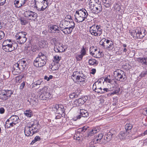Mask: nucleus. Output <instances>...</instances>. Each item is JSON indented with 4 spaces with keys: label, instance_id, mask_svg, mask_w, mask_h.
<instances>
[{
    "label": "nucleus",
    "instance_id": "nucleus-58",
    "mask_svg": "<svg viewBox=\"0 0 147 147\" xmlns=\"http://www.w3.org/2000/svg\"><path fill=\"white\" fill-rule=\"evenodd\" d=\"M98 83V82H96L94 83L92 89L94 91L96 90V84Z\"/></svg>",
    "mask_w": 147,
    "mask_h": 147
},
{
    "label": "nucleus",
    "instance_id": "nucleus-56",
    "mask_svg": "<svg viewBox=\"0 0 147 147\" xmlns=\"http://www.w3.org/2000/svg\"><path fill=\"white\" fill-rule=\"evenodd\" d=\"M64 20H67L69 21L70 20H72V19L71 18V16L69 15H68L66 16Z\"/></svg>",
    "mask_w": 147,
    "mask_h": 147
},
{
    "label": "nucleus",
    "instance_id": "nucleus-47",
    "mask_svg": "<svg viewBox=\"0 0 147 147\" xmlns=\"http://www.w3.org/2000/svg\"><path fill=\"white\" fill-rule=\"evenodd\" d=\"M84 55L81 54L80 55H77L76 57V59L78 61H80L82 60Z\"/></svg>",
    "mask_w": 147,
    "mask_h": 147
},
{
    "label": "nucleus",
    "instance_id": "nucleus-22",
    "mask_svg": "<svg viewBox=\"0 0 147 147\" xmlns=\"http://www.w3.org/2000/svg\"><path fill=\"white\" fill-rule=\"evenodd\" d=\"M75 28V27H67L65 28H63L62 29H61V30H62L63 32L65 34H70L71 32L72 31V30L73 29Z\"/></svg>",
    "mask_w": 147,
    "mask_h": 147
},
{
    "label": "nucleus",
    "instance_id": "nucleus-54",
    "mask_svg": "<svg viewBox=\"0 0 147 147\" xmlns=\"http://www.w3.org/2000/svg\"><path fill=\"white\" fill-rule=\"evenodd\" d=\"M93 140L94 142L95 143V144L100 143L101 142L100 140L98 139L97 136Z\"/></svg>",
    "mask_w": 147,
    "mask_h": 147
},
{
    "label": "nucleus",
    "instance_id": "nucleus-26",
    "mask_svg": "<svg viewBox=\"0 0 147 147\" xmlns=\"http://www.w3.org/2000/svg\"><path fill=\"white\" fill-rule=\"evenodd\" d=\"M15 125V124H14L13 123L8 119H7L6 122L5 127L7 128H10L13 127Z\"/></svg>",
    "mask_w": 147,
    "mask_h": 147
},
{
    "label": "nucleus",
    "instance_id": "nucleus-51",
    "mask_svg": "<svg viewBox=\"0 0 147 147\" xmlns=\"http://www.w3.org/2000/svg\"><path fill=\"white\" fill-rule=\"evenodd\" d=\"M87 127L86 126H85L83 127L82 128H79V129H78V130H79V131L85 132L87 129Z\"/></svg>",
    "mask_w": 147,
    "mask_h": 147
},
{
    "label": "nucleus",
    "instance_id": "nucleus-50",
    "mask_svg": "<svg viewBox=\"0 0 147 147\" xmlns=\"http://www.w3.org/2000/svg\"><path fill=\"white\" fill-rule=\"evenodd\" d=\"M147 75V70L145 71H143L141 72L140 74V76L141 77H143Z\"/></svg>",
    "mask_w": 147,
    "mask_h": 147
},
{
    "label": "nucleus",
    "instance_id": "nucleus-32",
    "mask_svg": "<svg viewBox=\"0 0 147 147\" xmlns=\"http://www.w3.org/2000/svg\"><path fill=\"white\" fill-rule=\"evenodd\" d=\"M19 20L20 21L21 24L22 25H26L28 23V21L23 17H20L19 18Z\"/></svg>",
    "mask_w": 147,
    "mask_h": 147
},
{
    "label": "nucleus",
    "instance_id": "nucleus-20",
    "mask_svg": "<svg viewBox=\"0 0 147 147\" xmlns=\"http://www.w3.org/2000/svg\"><path fill=\"white\" fill-rule=\"evenodd\" d=\"M9 119L15 125L18 123L20 121L18 117L16 115L11 116Z\"/></svg>",
    "mask_w": 147,
    "mask_h": 147
},
{
    "label": "nucleus",
    "instance_id": "nucleus-3",
    "mask_svg": "<svg viewBox=\"0 0 147 147\" xmlns=\"http://www.w3.org/2000/svg\"><path fill=\"white\" fill-rule=\"evenodd\" d=\"M88 13L85 9H82L76 11L75 15V21L78 23L82 22L86 18Z\"/></svg>",
    "mask_w": 147,
    "mask_h": 147
},
{
    "label": "nucleus",
    "instance_id": "nucleus-28",
    "mask_svg": "<svg viewBox=\"0 0 147 147\" xmlns=\"http://www.w3.org/2000/svg\"><path fill=\"white\" fill-rule=\"evenodd\" d=\"M39 46L41 48L47 47L48 43L46 41H41L39 42Z\"/></svg>",
    "mask_w": 147,
    "mask_h": 147
},
{
    "label": "nucleus",
    "instance_id": "nucleus-31",
    "mask_svg": "<svg viewBox=\"0 0 147 147\" xmlns=\"http://www.w3.org/2000/svg\"><path fill=\"white\" fill-rule=\"evenodd\" d=\"M104 81L106 82L107 83H109L111 84H112L113 83V82H115V83H116V81H113V80H111V76L110 75H109L106 77Z\"/></svg>",
    "mask_w": 147,
    "mask_h": 147
},
{
    "label": "nucleus",
    "instance_id": "nucleus-2",
    "mask_svg": "<svg viewBox=\"0 0 147 147\" xmlns=\"http://www.w3.org/2000/svg\"><path fill=\"white\" fill-rule=\"evenodd\" d=\"M47 57L45 54L42 53H39L38 57L34 62V64L36 67H41L44 66L46 63Z\"/></svg>",
    "mask_w": 147,
    "mask_h": 147
},
{
    "label": "nucleus",
    "instance_id": "nucleus-45",
    "mask_svg": "<svg viewBox=\"0 0 147 147\" xmlns=\"http://www.w3.org/2000/svg\"><path fill=\"white\" fill-rule=\"evenodd\" d=\"M99 131V130L97 129V128H94L89 133V134L92 135V134L96 133Z\"/></svg>",
    "mask_w": 147,
    "mask_h": 147
},
{
    "label": "nucleus",
    "instance_id": "nucleus-44",
    "mask_svg": "<svg viewBox=\"0 0 147 147\" xmlns=\"http://www.w3.org/2000/svg\"><path fill=\"white\" fill-rule=\"evenodd\" d=\"M24 76L23 74H22L16 77V81L17 82H20L21 79L24 77Z\"/></svg>",
    "mask_w": 147,
    "mask_h": 147
},
{
    "label": "nucleus",
    "instance_id": "nucleus-5",
    "mask_svg": "<svg viewBox=\"0 0 147 147\" xmlns=\"http://www.w3.org/2000/svg\"><path fill=\"white\" fill-rule=\"evenodd\" d=\"M27 33L25 32L22 31L17 33L15 36L17 42L20 44H24L27 40Z\"/></svg>",
    "mask_w": 147,
    "mask_h": 147
},
{
    "label": "nucleus",
    "instance_id": "nucleus-64",
    "mask_svg": "<svg viewBox=\"0 0 147 147\" xmlns=\"http://www.w3.org/2000/svg\"><path fill=\"white\" fill-rule=\"evenodd\" d=\"M97 136L98 139L101 140L103 136V135L102 134H98V136Z\"/></svg>",
    "mask_w": 147,
    "mask_h": 147
},
{
    "label": "nucleus",
    "instance_id": "nucleus-7",
    "mask_svg": "<svg viewBox=\"0 0 147 147\" xmlns=\"http://www.w3.org/2000/svg\"><path fill=\"white\" fill-rule=\"evenodd\" d=\"M114 76L117 80L123 82L125 80L124 72L120 69H117L114 71Z\"/></svg>",
    "mask_w": 147,
    "mask_h": 147
},
{
    "label": "nucleus",
    "instance_id": "nucleus-61",
    "mask_svg": "<svg viewBox=\"0 0 147 147\" xmlns=\"http://www.w3.org/2000/svg\"><path fill=\"white\" fill-rule=\"evenodd\" d=\"M25 85V83L24 82H23L21 84V85L20 86V89L22 90L24 86Z\"/></svg>",
    "mask_w": 147,
    "mask_h": 147
},
{
    "label": "nucleus",
    "instance_id": "nucleus-15",
    "mask_svg": "<svg viewBox=\"0 0 147 147\" xmlns=\"http://www.w3.org/2000/svg\"><path fill=\"white\" fill-rule=\"evenodd\" d=\"M86 78V77H85V76H84L83 73L81 72L80 73L78 71L74 72L72 76V78L74 80L75 78Z\"/></svg>",
    "mask_w": 147,
    "mask_h": 147
},
{
    "label": "nucleus",
    "instance_id": "nucleus-12",
    "mask_svg": "<svg viewBox=\"0 0 147 147\" xmlns=\"http://www.w3.org/2000/svg\"><path fill=\"white\" fill-rule=\"evenodd\" d=\"M110 90H113V92H112L111 94H114L118 93L120 91V89L118 87H117L116 86H113L112 88H111L110 89L106 88H104L103 89L102 88V93H105L106 92L109 91Z\"/></svg>",
    "mask_w": 147,
    "mask_h": 147
},
{
    "label": "nucleus",
    "instance_id": "nucleus-46",
    "mask_svg": "<svg viewBox=\"0 0 147 147\" xmlns=\"http://www.w3.org/2000/svg\"><path fill=\"white\" fill-rule=\"evenodd\" d=\"M19 0H15L14 1V4L16 7L18 8H19L22 6V5H21V3H19Z\"/></svg>",
    "mask_w": 147,
    "mask_h": 147
},
{
    "label": "nucleus",
    "instance_id": "nucleus-6",
    "mask_svg": "<svg viewBox=\"0 0 147 147\" xmlns=\"http://www.w3.org/2000/svg\"><path fill=\"white\" fill-rule=\"evenodd\" d=\"M59 26L61 29H62L69 27H75V24L73 20H71L69 21L67 20H64L60 22Z\"/></svg>",
    "mask_w": 147,
    "mask_h": 147
},
{
    "label": "nucleus",
    "instance_id": "nucleus-42",
    "mask_svg": "<svg viewBox=\"0 0 147 147\" xmlns=\"http://www.w3.org/2000/svg\"><path fill=\"white\" fill-rule=\"evenodd\" d=\"M106 39L105 38H103L100 41L99 43L100 45L102 46L103 47L105 48L106 46L105 45L104 42L106 41Z\"/></svg>",
    "mask_w": 147,
    "mask_h": 147
},
{
    "label": "nucleus",
    "instance_id": "nucleus-38",
    "mask_svg": "<svg viewBox=\"0 0 147 147\" xmlns=\"http://www.w3.org/2000/svg\"><path fill=\"white\" fill-rule=\"evenodd\" d=\"M61 58V57H59L58 56L56 55L54 57V59L53 61L57 64L59 63V61Z\"/></svg>",
    "mask_w": 147,
    "mask_h": 147
},
{
    "label": "nucleus",
    "instance_id": "nucleus-41",
    "mask_svg": "<svg viewBox=\"0 0 147 147\" xmlns=\"http://www.w3.org/2000/svg\"><path fill=\"white\" fill-rule=\"evenodd\" d=\"M111 43L109 45L106 46V47L107 49H112L114 47L113 43L112 41H111Z\"/></svg>",
    "mask_w": 147,
    "mask_h": 147
},
{
    "label": "nucleus",
    "instance_id": "nucleus-36",
    "mask_svg": "<svg viewBox=\"0 0 147 147\" xmlns=\"http://www.w3.org/2000/svg\"><path fill=\"white\" fill-rule=\"evenodd\" d=\"M96 26L97 27H98L97 28V36H99L102 33V29L100 28V26H98V25H96Z\"/></svg>",
    "mask_w": 147,
    "mask_h": 147
},
{
    "label": "nucleus",
    "instance_id": "nucleus-37",
    "mask_svg": "<svg viewBox=\"0 0 147 147\" xmlns=\"http://www.w3.org/2000/svg\"><path fill=\"white\" fill-rule=\"evenodd\" d=\"M132 128V125L130 124H127L125 126V131H127L129 132V131Z\"/></svg>",
    "mask_w": 147,
    "mask_h": 147
},
{
    "label": "nucleus",
    "instance_id": "nucleus-1",
    "mask_svg": "<svg viewBox=\"0 0 147 147\" xmlns=\"http://www.w3.org/2000/svg\"><path fill=\"white\" fill-rule=\"evenodd\" d=\"M40 125L37 121H35L30 126H26L24 129V134L27 136H32L38 131Z\"/></svg>",
    "mask_w": 147,
    "mask_h": 147
},
{
    "label": "nucleus",
    "instance_id": "nucleus-52",
    "mask_svg": "<svg viewBox=\"0 0 147 147\" xmlns=\"http://www.w3.org/2000/svg\"><path fill=\"white\" fill-rule=\"evenodd\" d=\"M5 36V34L3 31H0V40L3 39Z\"/></svg>",
    "mask_w": 147,
    "mask_h": 147
},
{
    "label": "nucleus",
    "instance_id": "nucleus-11",
    "mask_svg": "<svg viewBox=\"0 0 147 147\" xmlns=\"http://www.w3.org/2000/svg\"><path fill=\"white\" fill-rule=\"evenodd\" d=\"M90 8L91 12L94 13H99L102 11V6L100 3L94 5L92 7H90Z\"/></svg>",
    "mask_w": 147,
    "mask_h": 147
},
{
    "label": "nucleus",
    "instance_id": "nucleus-34",
    "mask_svg": "<svg viewBox=\"0 0 147 147\" xmlns=\"http://www.w3.org/2000/svg\"><path fill=\"white\" fill-rule=\"evenodd\" d=\"M99 3H100V2L99 0H90V7H92L94 5H96V4Z\"/></svg>",
    "mask_w": 147,
    "mask_h": 147
},
{
    "label": "nucleus",
    "instance_id": "nucleus-23",
    "mask_svg": "<svg viewBox=\"0 0 147 147\" xmlns=\"http://www.w3.org/2000/svg\"><path fill=\"white\" fill-rule=\"evenodd\" d=\"M19 65L20 66V68L22 70H23L26 67L27 63L26 61L22 59L18 62Z\"/></svg>",
    "mask_w": 147,
    "mask_h": 147
},
{
    "label": "nucleus",
    "instance_id": "nucleus-63",
    "mask_svg": "<svg viewBox=\"0 0 147 147\" xmlns=\"http://www.w3.org/2000/svg\"><path fill=\"white\" fill-rule=\"evenodd\" d=\"M88 98V97L87 96H84V97H82V98H81L79 99V100H82L83 101H86L87 99Z\"/></svg>",
    "mask_w": 147,
    "mask_h": 147
},
{
    "label": "nucleus",
    "instance_id": "nucleus-53",
    "mask_svg": "<svg viewBox=\"0 0 147 147\" xmlns=\"http://www.w3.org/2000/svg\"><path fill=\"white\" fill-rule=\"evenodd\" d=\"M85 102H81L80 103L79 102H74V104L76 105L77 106H79L80 105V104H83Z\"/></svg>",
    "mask_w": 147,
    "mask_h": 147
},
{
    "label": "nucleus",
    "instance_id": "nucleus-35",
    "mask_svg": "<svg viewBox=\"0 0 147 147\" xmlns=\"http://www.w3.org/2000/svg\"><path fill=\"white\" fill-rule=\"evenodd\" d=\"M24 114L28 117H31L32 116V113L31 110L26 111L24 113Z\"/></svg>",
    "mask_w": 147,
    "mask_h": 147
},
{
    "label": "nucleus",
    "instance_id": "nucleus-24",
    "mask_svg": "<svg viewBox=\"0 0 147 147\" xmlns=\"http://www.w3.org/2000/svg\"><path fill=\"white\" fill-rule=\"evenodd\" d=\"M111 131L108 132L107 134H106L104 136L105 139L107 141H109L111 140L112 136L114 134Z\"/></svg>",
    "mask_w": 147,
    "mask_h": 147
},
{
    "label": "nucleus",
    "instance_id": "nucleus-13",
    "mask_svg": "<svg viewBox=\"0 0 147 147\" xmlns=\"http://www.w3.org/2000/svg\"><path fill=\"white\" fill-rule=\"evenodd\" d=\"M53 108L54 111L59 114H61L65 111L64 106L62 105H54Z\"/></svg>",
    "mask_w": 147,
    "mask_h": 147
},
{
    "label": "nucleus",
    "instance_id": "nucleus-18",
    "mask_svg": "<svg viewBox=\"0 0 147 147\" xmlns=\"http://www.w3.org/2000/svg\"><path fill=\"white\" fill-rule=\"evenodd\" d=\"M97 27L96 25H94L90 27V32L91 34L95 36H97L96 34L97 33Z\"/></svg>",
    "mask_w": 147,
    "mask_h": 147
},
{
    "label": "nucleus",
    "instance_id": "nucleus-60",
    "mask_svg": "<svg viewBox=\"0 0 147 147\" xmlns=\"http://www.w3.org/2000/svg\"><path fill=\"white\" fill-rule=\"evenodd\" d=\"M96 69H92L91 70V71L90 72V74L94 75L96 72Z\"/></svg>",
    "mask_w": 147,
    "mask_h": 147
},
{
    "label": "nucleus",
    "instance_id": "nucleus-16",
    "mask_svg": "<svg viewBox=\"0 0 147 147\" xmlns=\"http://www.w3.org/2000/svg\"><path fill=\"white\" fill-rule=\"evenodd\" d=\"M90 53L93 57L95 58H99L100 56L98 55V51L97 49H94V48H90Z\"/></svg>",
    "mask_w": 147,
    "mask_h": 147
},
{
    "label": "nucleus",
    "instance_id": "nucleus-19",
    "mask_svg": "<svg viewBox=\"0 0 147 147\" xmlns=\"http://www.w3.org/2000/svg\"><path fill=\"white\" fill-rule=\"evenodd\" d=\"M2 49L5 52H11L15 49V47L13 45H9L5 47H2Z\"/></svg>",
    "mask_w": 147,
    "mask_h": 147
},
{
    "label": "nucleus",
    "instance_id": "nucleus-21",
    "mask_svg": "<svg viewBox=\"0 0 147 147\" xmlns=\"http://www.w3.org/2000/svg\"><path fill=\"white\" fill-rule=\"evenodd\" d=\"M137 61L144 66L147 65V57L138 58L137 59Z\"/></svg>",
    "mask_w": 147,
    "mask_h": 147
},
{
    "label": "nucleus",
    "instance_id": "nucleus-10",
    "mask_svg": "<svg viewBox=\"0 0 147 147\" xmlns=\"http://www.w3.org/2000/svg\"><path fill=\"white\" fill-rule=\"evenodd\" d=\"M80 115L74 116L73 118V119L74 120L76 121L78 119H80L81 117H87L89 116L88 112L85 110L80 109Z\"/></svg>",
    "mask_w": 147,
    "mask_h": 147
},
{
    "label": "nucleus",
    "instance_id": "nucleus-9",
    "mask_svg": "<svg viewBox=\"0 0 147 147\" xmlns=\"http://www.w3.org/2000/svg\"><path fill=\"white\" fill-rule=\"evenodd\" d=\"M24 16L31 20L36 19L38 16L37 14L36 13L29 10L24 12Z\"/></svg>",
    "mask_w": 147,
    "mask_h": 147
},
{
    "label": "nucleus",
    "instance_id": "nucleus-39",
    "mask_svg": "<svg viewBox=\"0 0 147 147\" xmlns=\"http://www.w3.org/2000/svg\"><path fill=\"white\" fill-rule=\"evenodd\" d=\"M86 48L84 46H83L81 49V54L83 55L84 56L85 55L86 53Z\"/></svg>",
    "mask_w": 147,
    "mask_h": 147
},
{
    "label": "nucleus",
    "instance_id": "nucleus-49",
    "mask_svg": "<svg viewBox=\"0 0 147 147\" xmlns=\"http://www.w3.org/2000/svg\"><path fill=\"white\" fill-rule=\"evenodd\" d=\"M86 78H75L74 80H78V81H79L80 82H85V80Z\"/></svg>",
    "mask_w": 147,
    "mask_h": 147
},
{
    "label": "nucleus",
    "instance_id": "nucleus-62",
    "mask_svg": "<svg viewBox=\"0 0 147 147\" xmlns=\"http://www.w3.org/2000/svg\"><path fill=\"white\" fill-rule=\"evenodd\" d=\"M5 109L3 107L0 108V113L1 114H3L4 113Z\"/></svg>",
    "mask_w": 147,
    "mask_h": 147
},
{
    "label": "nucleus",
    "instance_id": "nucleus-27",
    "mask_svg": "<svg viewBox=\"0 0 147 147\" xmlns=\"http://www.w3.org/2000/svg\"><path fill=\"white\" fill-rule=\"evenodd\" d=\"M88 63L90 65L96 66L98 64V61L94 59H90L89 60Z\"/></svg>",
    "mask_w": 147,
    "mask_h": 147
},
{
    "label": "nucleus",
    "instance_id": "nucleus-40",
    "mask_svg": "<svg viewBox=\"0 0 147 147\" xmlns=\"http://www.w3.org/2000/svg\"><path fill=\"white\" fill-rule=\"evenodd\" d=\"M40 140V138L39 136H37L35 137L34 140L32 141L31 143V144H33L37 141H39Z\"/></svg>",
    "mask_w": 147,
    "mask_h": 147
},
{
    "label": "nucleus",
    "instance_id": "nucleus-14",
    "mask_svg": "<svg viewBox=\"0 0 147 147\" xmlns=\"http://www.w3.org/2000/svg\"><path fill=\"white\" fill-rule=\"evenodd\" d=\"M20 66L18 62L13 65L12 68V72L13 75H17L20 72V71H22V69L20 68Z\"/></svg>",
    "mask_w": 147,
    "mask_h": 147
},
{
    "label": "nucleus",
    "instance_id": "nucleus-33",
    "mask_svg": "<svg viewBox=\"0 0 147 147\" xmlns=\"http://www.w3.org/2000/svg\"><path fill=\"white\" fill-rule=\"evenodd\" d=\"M104 5L106 7H109L111 3L110 0H102Z\"/></svg>",
    "mask_w": 147,
    "mask_h": 147
},
{
    "label": "nucleus",
    "instance_id": "nucleus-29",
    "mask_svg": "<svg viewBox=\"0 0 147 147\" xmlns=\"http://www.w3.org/2000/svg\"><path fill=\"white\" fill-rule=\"evenodd\" d=\"M12 43L11 42V40H4L2 44V47H3L5 46H9V45H12Z\"/></svg>",
    "mask_w": 147,
    "mask_h": 147
},
{
    "label": "nucleus",
    "instance_id": "nucleus-59",
    "mask_svg": "<svg viewBox=\"0 0 147 147\" xmlns=\"http://www.w3.org/2000/svg\"><path fill=\"white\" fill-rule=\"evenodd\" d=\"M102 88H97L96 90H95V92H97V93H102Z\"/></svg>",
    "mask_w": 147,
    "mask_h": 147
},
{
    "label": "nucleus",
    "instance_id": "nucleus-55",
    "mask_svg": "<svg viewBox=\"0 0 147 147\" xmlns=\"http://www.w3.org/2000/svg\"><path fill=\"white\" fill-rule=\"evenodd\" d=\"M142 113L144 115H147V108L143 109L142 110Z\"/></svg>",
    "mask_w": 147,
    "mask_h": 147
},
{
    "label": "nucleus",
    "instance_id": "nucleus-4",
    "mask_svg": "<svg viewBox=\"0 0 147 147\" xmlns=\"http://www.w3.org/2000/svg\"><path fill=\"white\" fill-rule=\"evenodd\" d=\"M130 34L134 37L142 38L146 35V30L144 28L138 27L135 30L131 31Z\"/></svg>",
    "mask_w": 147,
    "mask_h": 147
},
{
    "label": "nucleus",
    "instance_id": "nucleus-17",
    "mask_svg": "<svg viewBox=\"0 0 147 147\" xmlns=\"http://www.w3.org/2000/svg\"><path fill=\"white\" fill-rule=\"evenodd\" d=\"M129 132L127 131H121L118 134L117 137L120 140H124L129 134Z\"/></svg>",
    "mask_w": 147,
    "mask_h": 147
},
{
    "label": "nucleus",
    "instance_id": "nucleus-30",
    "mask_svg": "<svg viewBox=\"0 0 147 147\" xmlns=\"http://www.w3.org/2000/svg\"><path fill=\"white\" fill-rule=\"evenodd\" d=\"M48 5H49L47 3H46V2H45V1H43V5L42 6L41 8H38L37 6L36 5L35 7L37 10L38 11H43L45 9Z\"/></svg>",
    "mask_w": 147,
    "mask_h": 147
},
{
    "label": "nucleus",
    "instance_id": "nucleus-8",
    "mask_svg": "<svg viewBox=\"0 0 147 147\" xmlns=\"http://www.w3.org/2000/svg\"><path fill=\"white\" fill-rule=\"evenodd\" d=\"M13 92L11 90H0V99L6 100L10 98Z\"/></svg>",
    "mask_w": 147,
    "mask_h": 147
},
{
    "label": "nucleus",
    "instance_id": "nucleus-57",
    "mask_svg": "<svg viewBox=\"0 0 147 147\" xmlns=\"http://www.w3.org/2000/svg\"><path fill=\"white\" fill-rule=\"evenodd\" d=\"M43 1L49 5H50L52 2V1L51 0H43Z\"/></svg>",
    "mask_w": 147,
    "mask_h": 147
},
{
    "label": "nucleus",
    "instance_id": "nucleus-25",
    "mask_svg": "<svg viewBox=\"0 0 147 147\" xmlns=\"http://www.w3.org/2000/svg\"><path fill=\"white\" fill-rule=\"evenodd\" d=\"M50 30L52 33H55L56 32L59 33V28L57 25H54L51 26L50 27Z\"/></svg>",
    "mask_w": 147,
    "mask_h": 147
},
{
    "label": "nucleus",
    "instance_id": "nucleus-43",
    "mask_svg": "<svg viewBox=\"0 0 147 147\" xmlns=\"http://www.w3.org/2000/svg\"><path fill=\"white\" fill-rule=\"evenodd\" d=\"M114 8L117 11H119L121 9V7L118 4L116 3L114 5Z\"/></svg>",
    "mask_w": 147,
    "mask_h": 147
},
{
    "label": "nucleus",
    "instance_id": "nucleus-48",
    "mask_svg": "<svg viewBox=\"0 0 147 147\" xmlns=\"http://www.w3.org/2000/svg\"><path fill=\"white\" fill-rule=\"evenodd\" d=\"M42 83H43V81L42 80H40L34 82V84L37 86L41 84Z\"/></svg>",
    "mask_w": 147,
    "mask_h": 147
}]
</instances>
